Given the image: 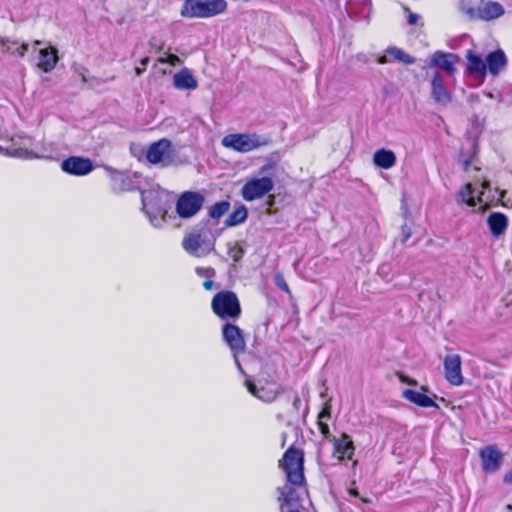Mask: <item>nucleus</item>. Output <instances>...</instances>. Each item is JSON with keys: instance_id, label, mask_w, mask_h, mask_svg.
I'll list each match as a JSON object with an SVG mask.
<instances>
[{"instance_id": "393cba45", "label": "nucleus", "mask_w": 512, "mask_h": 512, "mask_svg": "<svg viewBox=\"0 0 512 512\" xmlns=\"http://www.w3.org/2000/svg\"><path fill=\"white\" fill-rule=\"evenodd\" d=\"M373 162L377 167L388 170L395 165L396 155L391 150L381 148L374 153Z\"/></svg>"}, {"instance_id": "7c9ffc66", "label": "nucleus", "mask_w": 512, "mask_h": 512, "mask_svg": "<svg viewBox=\"0 0 512 512\" xmlns=\"http://www.w3.org/2000/svg\"><path fill=\"white\" fill-rule=\"evenodd\" d=\"M229 209L230 203L228 201H220L209 208L208 214L213 219H220Z\"/></svg>"}, {"instance_id": "a19ab883", "label": "nucleus", "mask_w": 512, "mask_h": 512, "mask_svg": "<svg viewBox=\"0 0 512 512\" xmlns=\"http://www.w3.org/2000/svg\"><path fill=\"white\" fill-rule=\"evenodd\" d=\"M465 13L471 18V19H479L477 9L474 8H467L464 10Z\"/></svg>"}, {"instance_id": "0eeeda50", "label": "nucleus", "mask_w": 512, "mask_h": 512, "mask_svg": "<svg viewBox=\"0 0 512 512\" xmlns=\"http://www.w3.org/2000/svg\"><path fill=\"white\" fill-rule=\"evenodd\" d=\"M182 246L188 254L200 258L208 255L214 244L206 232L198 231L187 234L182 241Z\"/></svg>"}, {"instance_id": "6e6552de", "label": "nucleus", "mask_w": 512, "mask_h": 512, "mask_svg": "<svg viewBox=\"0 0 512 512\" xmlns=\"http://www.w3.org/2000/svg\"><path fill=\"white\" fill-rule=\"evenodd\" d=\"M274 188L271 177H252L246 181L241 189L242 198L246 201H254L263 198Z\"/></svg>"}, {"instance_id": "bb28decb", "label": "nucleus", "mask_w": 512, "mask_h": 512, "mask_svg": "<svg viewBox=\"0 0 512 512\" xmlns=\"http://www.w3.org/2000/svg\"><path fill=\"white\" fill-rule=\"evenodd\" d=\"M487 223L491 233L494 236L502 235L508 225L507 217L502 213H492L487 219Z\"/></svg>"}, {"instance_id": "e433bc0d", "label": "nucleus", "mask_w": 512, "mask_h": 512, "mask_svg": "<svg viewBox=\"0 0 512 512\" xmlns=\"http://www.w3.org/2000/svg\"><path fill=\"white\" fill-rule=\"evenodd\" d=\"M167 61H168V64H170L171 66H176L181 62L180 58L174 54H168Z\"/></svg>"}, {"instance_id": "79ce46f5", "label": "nucleus", "mask_w": 512, "mask_h": 512, "mask_svg": "<svg viewBox=\"0 0 512 512\" xmlns=\"http://www.w3.org/2000/svg\"><path fill=\"white\" fill-rule=\"evenodd\" d=\"M213 278L206 279L203 283V287L205 290H211L214 287V281Z\"/></svg>"}, {"instance_id": "9d476101", "label": "nucleus", "mask_w": 512, "mask_h": 512, "mask_svg": "<svg viewBox=\"0 0 512 512\" xmlns=\"http://www.w3.org/2000/svg\"><path fill=\"white\" fill-rule=\"evenodd\" d=\"M174 152L170 140L163 138L157 142L152 143L146 152L147 160L152 164L169 165L172 162Z\"/></svg>"}, {"instance_id": "6e6d98bb", "label": "nucleus", "mask_w": 512, "mask_h": 512, "mask_svg": "<svg viewBox=\"0 0 512 512\" xmlns=\"http://www.w3.org/2000/svg\"><path fill=\"white\" fill-rule=\"evenodd\" d=\"M41 44V41L40 40H35L34 41V45H40Z\"/></svg>"}, {"instance_id": "5701e85b", "label": "nucleus", "mask_w": 512, "mask_h": 512, "mask_svg": "<svg viewBox=\"0 0 512 512\" xmlns=\"http://www.w3.org/2000/svg\"><path fill=\"white\" fill-rule=\"evenodd\" d=\"M39 54V68L45 73L51 72L58 62L57 50L54 47L45 48L41 49Z\"/></svg>"}, {"instance_id": "58836bf2", "label": "nucleus", "mask_w": 512, "mask_h": 512, "mask_svg": "<svg viewBox=\"0 0 512 512\" xmlns=\"http://www.w3.org/2000/svg\"><path fill=\"white\" fill-rule=\"evenodd\" d=\"M323 418H330V407L327 405L318 415L319 421H322Z\"/></svg>"}, {"instance_id": "49530a36", "label": "nucleus", "mask_w": 512, "mask_h": 512, "mask_svg": "<svg viewBox=\"0 0 512 512\" xmlns=\"http://www.w3.org/2000/svg\"><path fill=\"white\" fill-rule=\"evenodd\" d=\"M348 493H349V495L354 496V497H358L359 496L358 491L356 489H353V488H350L348 490Z\"/></svg>"}, {"instance_id": "dca6fc26", "label": "nucleus", "mask_w": 512, "mask_h": 512, "mask_svg": "<svg viewBox=\"0 0 512 512\" xmlns=\"http://www.w3.org/2000/svg\"><path fill=\"white\" fill-rule=\"evenodd\" d=\"M465 58L467 60L466 74L480 82H483L487 73L486 60L476 54L473 50H468Z\"/></svg>"}, {"instance_id": "9b49d317", "label": "nucleus", "mask_w": 512, "mask_h": 512, "mask_svg": "<svg viewBox=\"0 0 512 512\" xmlns=\"http://www.w3.org/2000/svg\"><path fill=\"white\" fill-rule=\"evenodd\" d=\"M459 58L456 54L447 53L443 51L434 52L429 60L428 68H434L439 71L443 76L452 77L456 72V64Z\"/></svg>"}, {"instance_id": "f257e3e1", "label": "nucleus", "mask_w": 512, "mask_h": 512, "mask_svg": "<svg viewBox=\"0 0 512 512\" xmlns=\"http://www.w3.org/2000/svg\"><path fill=\"white\" fill-rule=\"evenodd\" d=\"M270 142L269 137L257 133H232L224 136L221 144L225 148L240 153H248L260 147L267 146Z\"/></svg>"}, {"instance_id": "c03bdc74", "label": "nucleus", "mask_w": 512, "mask_h": 512, "mask_svg": "<svg viewBox=\"0 0 512 512\" xmlns=\"http://www.w3.org/2000/svg\"><path fill=\"white\" fill-rule=\"evenodd\" d=\"M389 62H390V59L388 58V54L383 55V56L379 57V59H378L379 64H386Z\"/></svg>"}, {"instance_id": "a878e982", "label": "nucleus", "mask_w": 512, "mask_h": 512, "mask_svg": "<svg viewBox=\"0 0 512 512\" xmlns=\"http://www.w3.org/2000/svg\"><path fill=\"white\" fill-rule=\"evenodd\" d=\"M371 0H348L346 11L349 16L367 17L371 12Z\"/></svg>"}, {"instance_id": "aec40b11", "label": "nucleus", "mask_w": 512, "mask_h": 512, "mask_svg": "<svg viewBox=\"0 0 512 512\" xmlns=\"http://www.w3.org/2000/svg\"><path fill=\"white\" fill-rule=\"evenodd\" d=\"M503 6L495 1L484 2L477 8L478 18L481 20L490 21L501 17L504 14Z\"/></svg>"}, {"instance_id": "5fc2aeb1", "label": "nucleus", "mask_w": 512, "mask_h": 512, "mask_svg": "<svg viewBox=\"0 0 512 512\" xmlns=\"http://www.w3.org/2000/svg\"><path fill=\"white\" fill-rule=\"evenodd\" d=\"M485 95L489 98H493V94L491 92H486Z\"/></svg>"}, {"instance_id": "7ed1b4c3", "label": "nucleus", "mask_w": 512, "mask_h": 512, "mask_svg": "<svg viewBox=\"0 0 512 512\" xmlns=\"http://www.w3.org/2000/svg\"><path fill=\"white\" fill-rule=\"evenodd\" d=\"M213 313L220 319L236 320L241 315L240 301L236 293L222 290L214 295L211 301Z\"/></svg>"}, {"instance_id": "4468645a", "label": "nucleus", "mask_w": 512, "mask_h": 512, "mask_svg": "<svg viewBox=\"0 0 512 512\" xmlns=\"http://www.w3.org/2000/svg\"><path fill=\"white\" fill-rule=\"evenodd\" d=\"M461 363V357L458 354H450L444 358L445 378L453 386L463 384Z\"/></svg>"}, {"instance_id": "ea45409f", "label": "nucleus", "mask_w": 512, "mask_h": 512, "mask_svg": "<svg viewBox=\"0 0 512 512\" xmlns=\"http://www.w3.org/2000/svg\"><path fill=\"white\" fill-rule=\"evenodd\" d=\"M399 379L401 382L409 384V385H416L417 381L414 379H411L403 374H399Z\"/></svg>"}, {"instance_id": "f704fd0d", "label": "nucleus", "mask_w": 512, "mask_h": 512, "mask_svg": "<svg viewBox=\"0 0 512 512\" xmlns=\"http://www.w3.org/2000/svg\"><path fill=\"white\" fill-rule=\"evenodd\" d=\"M318 428L320 433L325 439H329L330 437V429L328 424L324 423L323 421H318Z\"/></svg>"}, {"instance_id": "4d7b16f0", "label": "nucleus", "mask_w": 512, "mask_h": 512, "mask_svg": "<svg viewBox=\"0 0 512 512\" xmlns=\"http://www.w3.org/2000/svg\"><path fill=\"white\" fill-rule=\"evenodd\" d=\"M82 81H83V82H86V81H87V80H86V77H85L84 75H82Z\"/></svg>"}, {"instance_id": "8fccbe9b", "label": "nucleus", "mask_w": 512, "mask_h": 512, "mask_svg": "<svg viewBox=\"0 0 512 512\" xmlns=\"http://www.w3.org/2000/svg\"><path fill=\"white\" fill-rule=\"evenodd\" d=\"M270 168H271V166H270V165H264L263 167H261L260 172H261V173H265V172H266V171H268Z\"/></svg>"}, {"instance_id": "cd10ccee", "label": "nucleus", "mask_w": 512, "mask_h": 512, "mask_svg": "<svg viewBox=\"0 0 512 512\" xmlns=\"http://www.w3.org/2000/svg\"><path fill=\"white\" fill-rule=\"evenodd\" d=\"M0 50L2 53H9L23 57L28 51V44L22 43L21 45H18L16 41L0 37Z\"/></svg>"}, {"instance_id": "4c0bfd02", "label": "nucleus", "mask_w": 512, "mask_h": 512, "mask_svg": "<svg viewBox=\"0 0 512 512\" xmlns=\"http://www.w3.org/2000/svg\"><path fill=\"white\" fill-rule=\"evenodd\" d=\"M121 180L123 183V189L130 190L133 189L132 185L130 184L131 180L129 176L121 175Z\"/></svg>"}, {"instance_id": "b1692460", "label": "nucleus", "mask_w": 512, "mask_h": 512, "mask_svg": "<svg viewBox=\"0 0 512 512\" xmlns=\"http://www.w3.org/2000/svg\"><path fill=\"white\" fill-rule=\"evenodd\" d=\"M173 85L177 89L194 90L198 83L188 69H182L174 75Z\"/></svg>"}, {"instance_id": "09e8293b", "label": "nucleus", "mask_w": 512, "mask_h": 512, "mask_svg": "<svg viewBox=\"0 0 512 512\" xmlns=\"http://www.w3.org/2000/svg\"><path fill=\"white\" fill-rule=\"evenodd\" d=\"M157 61H158L159 63H161V64H166V63H168V61H167V56L159 57Z\"/></svg>"}, {"instance_id": "4be33fe9", "label": "nucleus", "mask_w": 512, "mask_h": 512, "mask_svg": "<svg viewBox=\"0 0 512 512\" xmlns=\"http://www.w3.org/2000/svg\"><path fill=\"white\" fill-rule=\"evenodd\" d=\"M403 398L406 400L424 408L433 407L439 408L438 404L429 396L425 395L422 392L406 389L402 393Z\"/></svg>"}, {"instance_id": "864d4df0", "label": "nucleus", "mask_w": 512, "mask_h": 512, "mask_svg": "<svg viewBox=\"0 0 512 512\" xmlns=\"http://www.w3.org/2000/svg\"><path fill=\"white\" fill-rule=\"evenodd\" d=\"M360 499H361V501H362L363 503H366V504H368V503H370V502H371V500H370V499H368V498H360Z\"/></svg>"}, {"instance_id": "de8ad7c7", "label": "nucleus", "mask_w": 512, "mask_h": 512, "mask_svg": "<svg viewBox=\"0 0 512 512\" xmlns=\"http://www.w3.org/2000/svg\"><path fill=\"white\" fill-rule=\"evenodd\" d=\"M150 44L152 47H156L158 51L162 50L163 48V44L157 45V43H153V40H151Z\"/></svg>"}, {"instance_id": "f03ea898", "label": "nucleus", "mask_w": 512, "mask_h": 512, "mask_svg": "<svg viewBox=\"0 0 512 512\" xmlns=\"http://www.w3.org/2000/svg\"><path fill=\"white\" fill-rule=\"evenodd\" d=\"M226 8L225 0H185L180 14L185 18H209L223 13Z\"/></svg>"}, {"instance_id": "412c9836", "label": "nucleus", "mask_w": 512, "mask_h": 512, "mask_svg": "<svg viewBox=\"0 0 512 512\" xmlns=\"http://www.w3.org/2000/svg\"><path fill=\"white\" fill-rule=\"evenodd\" d=\"M507 64V58L502 50L491 52L486 57L487 70L493 76H497L501 70L505 68Z\"/></svg>"}, {"instance_id": "c756f323", "label": "nucleus", "mask_w": 512, "mask_h": 512, "mask_svg": "<svg viewBox=\"0 0 512 512\" xmlns=\"http://www.w3.org/2000/svg\"><path fill=\"white\" fill-rule=\"evenodd\" d=\"M386 53L390 56H392L395 60L403 62L405 64H413L415 63V58L406 53L401 48H398L396 46H392L387 48Z\"/></svg>"}, {"instance_id": "bf43d9fd", "label": "nucleus", "mask_w": 512, "mask_h": 512, "mask_svg": "<svg viewBox=\"0 0 512 512\" xmlns=\"http://www.w3.org/2000/svg\"><path fill=\"white\" fill-rule=\"evenodd\" d=\"M504 197V192H501L499 200Z\"/></svg>"}, {"instance_id": "3c124183", "label": "nucleus", "mask_w": 512, "mask_h": 512, "mask_svg": "<svg viewBox=\"0 0 512 512\" xmlns=\"http://www.w3.org/2000/svg\"><path fill=\"white\" fill-rule=\"evenodd\" d=\"M403 233H404V240L403 241H407L408 238L410 237L411 233H410V231H406V230H403Z\"/></svg>"}, {"instance_id": "f3484780", "label": "nucleus", "mask_w": 512, "mask_h": 512, "mask_svg": "<svg viewBox=\"0 0 512 512\" xmlns=\"http://www.w3.org/2000/svg\"><path fill=\"white\" fill-rule=\"evenodd\" d=\"M489 188L488 182H483L481 184V191L478 192L477 196H475V189L472 187L470 183L464 185L458 195H457V201L459 203H466L470 207L476 206V203H484L487 205L486 199H484L486 190Z\"/></svg>"}, {"instance_id": "2f4dec72", "label": "nucleus", "mask_w": 512, "mask_h": 512, "mask_svg": "<svg viewBox=\"0 0 512 512\" xmlns=\"http://www.w3.org/2000/svg\"><path fill=\"white\" fill-rule=\"evenodd\" d=\"M227 254L234 262H238L244 256L245 249L240 242H229L227 244Z\"/></svg>"}, {"instance_id": "1a4fd4ad", "label": "nucleus", "mask_w": 512, "mask_h": 512, "mask_svg": "<svg viewBox=\"0 0 512 512\" xmlns=\"http://www.w3.org/2000/svg\"><path fill=\"white\" fill-rule=\"evenodd\" d=\"M222 337L233 353L235 364L242 370L238 355L246 349V342L242 330L235 324L225 323L222 327Z\"/></svg>"}, {"instance_id": "ddd939ff", "label": "nucleus", "mask_w": 512, "mask_h": 512, "mask_svg": "<svg viewBox=\"0 0 512 512\" xmlns=\"http://www.w3.org/2000/svg\"><path fill=\"white\" fill-rule=\"evenodd\" d=\"M431 97L441 106H447L452 101V93L445 84L444 76L435 71L431 79Z\"/></svg>"}, {"instance_id": "a18cd8bd", "label": "nucleus", "mask_w": 512, "mask_h": 512, "mask_svg": "<svg viewBox=\"0 0 512 512\" xmlns=\"http://www.w3.org/2000/svg\"><path fill=\"white\" fill-rule=\"evenodd\" d=\"M505 483H512V470L504 475Z\"/></svg>"}, {"instance_id": "c9c22d12", "label": "nucleus", "mask_w": 512, "mask_h": 512, "mask_svg": "<svg viewBox=\"0 0 512 512\" xmlns=\"http://www.w3.org/2000/svg\"><path fill=\"white\" fill-rule=\"evenodd\" d=\"M149 57H145L141 60V65L140 67H136L135 68V73L139 76L141 75L145 70H146V66L148 65L149 63Z\"/></svg>"}, {"instance_id": "13d9d810", "label": "nucleus", "mask_w": 512, "mask_h": 512, "mask_svg": "<svg viewBox=\"0 0 512 512\" xmlns=\"http://www.w3.org/2000/svg\"><path fill=\"white\" fill-rule=\"evenodd\" d=\"M507 509L512 510V505H507Z\"/></svg>"}, {"instance_id": "603ef678", "label": "nucleus", "mask_w": 512, "mask_h": 512, "mask_svg": "<svg viewBox=\"0 0 512 512\" xmlns=\"http://www.w3.org/2000/svg\"><path fill=\"white\" fill-rule=\"evenodd\" d=\"M469 165H470V161L466 160V161L464 162V169H465V170H468V169H469Z\"/></svg>"}, {"instance_id": "c85d7f7f", "label": "nucleus", "mask_w": 512, "mask_h": 512, "mask_svg": "<svg viewBox=\"0 0 512 512\" xmlns=\"http://www.w3.org/2000/svg\"><path fill=\"white\" fill-rule=\"evenodd\" d=\"M247 213V208L244 205L236 207L226 218L225 225L232 227L244 222L247 218Z\"/></svg>"}, {"instance_id": "f8f14e48", "label": "nucleus", "mask_w": 512, "mask_h": 512, "mask_svg": "<svg viewBox=\"0 0 512 512\" xmlns=\"http://www.w3.org/2000/svg\"><path fill=\"white\" fill-rule=\"evenodd\" d=\"M61 169L70 175L85 176L93 171L94 166L89 158L71 156L62 161Z\"/></svg>"}, {"instance_id": "473e14b6", "label": "nucleus", "mask_w": 512, "mask_h": 512, "mask_svg": "<svg viewBox=\"0 0 512 512\" xmlns=\"http://www.w3.org/2000/svg\"><path fill=\"white\" fill-rule=\"evenodd\" d=\"M195 272L199 277L210 279L214 278L216 271L212 267H196Z\"/></svg>"}, {"instance_id": "72a5a7b5", "label": "nucleus", "mask_w": 512, "mask_h": 512, "mask_svg": "<svg viewBox=\"0 0 512 512\" xmlns=\"http://www.w3.org/2000/svg\"><path fill=\"white\" fill-rule=\"evenodd\" d=\"M274 282L277 285V287H279L284 292H287V293L290 292L288 284L286 283V281H285V279H284L282 274H279V273L276 274L274 276Z\"/></svg>"}, {"instance_id": "6ab92c4d", "label": "nucleus", "mask_w": 512, "mask_h": 512, "mask_svg": "<svg viewBox=\"0 0 512 512\" xmlns=\"http://www.w3.org/2000/svg\"><path fill=\"white\" fill-rule=\"evenodd\" d=\"M246 386L254 397L264 402H273L282 392V389L280 388H270L264 386L258 387L248 380L246 381Z\"/></svg>"}, {"instance_id": "20e7f679", "label": "nucleus", "mask_w": 512, "mask_h": 512, "mask_svg": "<svg viewBox=\"0 0 512 512\" xmlns=\"http://www.w3.org/2000/svg\"><path fill=\"white\" fill-rule=\"evenodd\" d=\"M31 145V138L25 136L13 137L10 140L0 138V153L22 159L40 158L38 154L29 149Z\"/></svg>"}, {"instance_id": "39448f33", "label": "nucleus", "mask_w": 512, "mask_h": 512, "mask_svg": "<svg viewBox=\"0 0 512 512\" xmlns=\"http://www.w3.org/2000/svg\"><path fill=\"white\" fill-rule=\"evenodd\" d=\"M205 197L200 192L185 191L176 202V213L182 219L194 217L203 207Z\"/></svg>"}, {"instance_id": "052dcab7", "label": "nucleus", "mask_w": 512, "mask_h": 512, "mask_svg": "<svg viewBox=\"0 0 512 512\" xmlns=\"http://www.w3.org/2000/svg\"><path fill=\"white\" fill-rule=\"evenodd\" d=\"M357 463H358V461H357V460H355V461L353 462V466L357 465Z\"/></svg>"}, {"instance_id": "2eb2a0df", "label": "nucleus", "mask_w": 512, "mask_h": 512, "mask_svg": "<svg viewBox=\"0 0 512 512\" xmlns=\"http://www.w3.org/2000/svg\"><path fill=\"white\" fill-rule=\"evenodd\" d=\"M482 469L486 473L496 472L502 465L503 454L496 445H489L480 451Z\"/></svg>"}, {"instance_id": "a211bd4d", "label": "nucleus", "mask_w": 512, "mask_h": 512, "mask_svg": "<svg viewBox=\"0 0 512 512\" xmlns=\"http://www.w3.org/2000/svg\"><path fill=\"white\" fill-rule=\"evenodd\" d=\"M334 446V453L338 454V460L343 461L345 458L351 460L354 452L355 446L350 436L343 433L339 438H333L332 440Z\"/></svg>"}, {"instance_id": "423d86ee", "label": "nucleus", "mask_w": 512, "mask_h": 512, "mask_svg": "<svg viewBox=\"0 0 512 512\" xmlns=\"http://www.w3.org/2000/svg\"><path fill=\"white\" fill-rule=\"evenodd\" d=\"M158 194L152 191L141 192L142 210L154 227H161L165 222L166 209L159 204Z\"/></svg>"}, {"instance_id": "37998d69", "label": "nucleus", "mask_w": 512, "mask_h": 512, "mask_svg": "<svg viewBox=\"0 0 512 512\" xmlns=\"http://www.w3.org/2000/svg\"><path fill=\"white\" fill-rule=\"evenodd\" d=\"M418 18L419 16L417 14L410 13L408 16V23L410 25H415L417 23Z\"/></svg>"}]
</instances>
